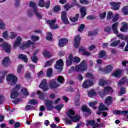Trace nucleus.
Masks as SVG:
<instances>
[{
    "mask_svg": "<svg viewBox=\"0 0 128 128\" xmlns=\"http://www.w3.org/2000/svg\"><path fill=\"white\" fill-rule=\"evenodd\" d=\"M22 38L21 36H18L14 44L13 48H18V46H20V48L22 50H24V48H30L32 44H34V42H32V40H29L26 42H23L20 46V43L22 42Z\"/></svg>",
    "mask_w": 128,
    "mask_h": 128,
    "instance_id": "f257e3e1",
    "label": "nucleus"
},
{
    "mask_svg": "<svg viewBox=\"0 0 128 128\" xmlns=\"http://www.w3.org/2000/svg\"><path fill=\"white\" fill-rule=\"evenodd\" d=\"M74 114H76V112H74L72 109H70L67 112L66 115L68 116V118H70V120L68 118H64V120L66 124H72V122H78V120H80V117L78 116H72L74 115Z\"/></svg>",
    "mask_w": 128,
    "mask_h": 128,
    "instance_id": "f03ea898",
    "label": "nucleus"
},
{
    "mask_svg": "<svg viewBox=\"0 0 128 128\" xmlns=\"http://www.w3.org/2000/svg\"><path fill=\"white\" fill-rule=\"evenodd\" d=\"M30 6L31 8H32V10L29 9L27 12V14L28 16H32L34 14H35L36 16L38 18H39V20H40L42 18V14L38 12V8H36V4L34 2H30Z\"/></svg>",
    "mask_w": 128,
    "mask_h": 128,
    "instance_id": "7ed1b4c3",
    "label": "nucleus"
},
{
    "mask_svg": "<svg viewBox=\"0 0 128 128\" xmlns=\"http://www.w3.org/2000/svg\"><path fill=\"white\" fill-rule=\"evenodd\" d=\"M88 68V66L85 60H82L80 65L77 66L75 67V68L74 66L71 67L70 69L69 70V72H72L76 70V72H86Z\"/></svg>",
    "mask_w": 128,
    "mask_h": 128,
    "instance_id": "20e7f679",
    "label": "nucleus"
},
{
    "mask_svg": "<svg viewBox=\"0 0 128 128\" xmlns=\"http://www.w3.org/2000/svg\"><path fill=\"white\" fill-rule=\"evenodd\" d=\"M6 80L10 86H14L16 84L18 78L14 74H9L6 76Z\"/></svg>",
    "mask_w": 128,
    "mask_h": 128,
    "instance_id": "39448f33",
    "label": "nucleus"
},
{
    "mask_svg": "<svg viewBox=\"0 0 128 128\" xmlns=\"http://www.w3.org/2000/svg\"><path fill=\"white\" fill-rule=\"evenodd\" d=\"M0 42L3 44H0V46H2L6 52H10V50H12V46L10 44L6 42H4V39L0 38Z\"/></svg>",
    "mask_w": 128,
    "mask_h": 128,
    "instance_id": "423d86ee",
    "label": "nucleus"
},
{
    "mask_svg": "<svg viewBox=\"0 0 128 128\" xmlns=\"http://www.w3.org/2000/svg\"><path fill=\"white\" fill-rule=\"evenodd\" d=\"M72 61L74 62H76V64L78 63L79 62H80V59L78 57H74L72 59V55L70 54L68 56V58L66 60V65L68 66H70L72 64Z\"/></svg>",
    "mask_w": 128,
    "mask_h": 128,
    "instance_id": "0eeeda50",
    "label": "nucleus"
},
{
    "mask_svg": "<svg viewBox=\"0 0 128 128\" xmlns=\"http://www.w3.org/2000/svg\"><path fill=\"white\" fill-rule=\"evenodd\" d=\"M20 88V85H16V88L12 90L10 98H16L18 96V90Z\"/></svg>",
    "mask_w": 128,
    "mask_h": 128,
    "instance_id": "6e6552de",
    "label": "nucleus"
},
{
    "mask_svg": "<svg viewBox=\"0 0 128 128\" xmlns=\"http://www.w3.org/2000/svg\"><path fill=\"white\" fill-rule=\"evenodd\" d=\"M40 88H42L44 92L48 90V83H46V79L42 80L40 85Z\"/></svg>",
    "mask_w": 128,
    "mask_h": 128,
    "instance_id": "1a4fd4ad",
    "label": "nucleus"
},
{
    "mask_svg": "<svg viewBox=\"0 0 128 128\" xmlns=\"http://www.w3.org/2000/svg\"><path fill=\"white\" fill-rule=\"evenodd\" d=\"M112 68H114V66L112 65H108L104 69L103 68H100L98 70H100V72H104L105 74H109V72H110L112 70Z\"/></svg>",
    "mask_w": 128,
    "mask_h": 128,
    "instance_id": "9d476101",
    "label": "nucleus"
},
{
    "mask_svg": "<svg viewBox=\"0 0 128 128\" xmlns=\"http://www.w3.org/2000/svg\"><path fill=\"white\" fill-rule=\"evenodd\" d=\"M108 92H112V88L110 86L106 87L102 92H100V96L101 98H104Z\"/></svg>",
    "mask_w": 128,
    "mask_h": 128,
    "instance_id": "9b49d317",
    "label": "nucleus"
},
{
    "mask_svg": "<svg viewBox=\"0 0 128 128\" xmlns=\"http://www.w3.org/2000/svg\"><path fill=\"white\" fill-rule=\"evenodd\" d=\"M56 20H48L47 21V24H49L50 28H52V30H56V28H58V25L54 24H56Z\"/></svg>",
    "mask_w": 128,
    "mask_h": 128,
    "instance_id": "f8f14e48",
    "label": "nucleus"
},
{
    "mask_svg": "<svg viewBox=\"0 0 128 128\" xmlns=\"http://www.w3.org/2000/svg\"><path fill=\"white\" fill-rule=\"evenodd\" d=\"M50 0H48L47 2L46 1H44V0H40L38 3V6H41L42 8H44L45 6L46 8H48V6H50Z\"/></svg>",
    "mask_w": 128,
    "mask_h": 128,
    "instance_id": "ddd939ff",
    "label": "nucleus"
},
{
    "mask_svg": "<svg viewBox=\"0 0 128 128\" xmlns=\"http://www.w3.org/2000/svg\"><path fill=\"white\" fill-rule=\"evenodd\" d=\"M110 4L111 6L112 10H118L120 9V2H110Z\"/></svg>",
    "mask_w": 128,
    "mask_h": 128,
    "instance_id": "4468645a",
    "label": "nucleus"
},
{
    "mask_svg": "<svg viewBox=\"0 0 128 128\" xmlns=\"http://www.w3.org/2000/svg\"><path fill=\"white\" fill-rule=\"evenodd\" d=\"M118 38H121V40H124L128 42V44L125 48V52H128V36H124V34H118L117 35Z\"/></svg>",
    "mask_w": 128,
    "mask_h": 128,
    "instance_id": "2eb2a0df",
    "label": "nucleus"
},
{
    "mask_svg": "<svg viewBox=\"0 0 128 128\" xmlns=\"http://www.w3.org/2000/svg\"><path fill=\"white\" fill-rule=\"evenodd\" d=\"M94 85V82L90 80H86L84 82L82 87L84 88H88Z\"/></svg>",
    "mask_w": 128,
    "mask_h": 128,
    "instance_id": "dca6fc26",
    "label": "nucleus"
},
{
    "mask_svg": "<svg viewBox=\"0 0 128 128\" xmlns=\"http://www.w3.org/2000/svg\"><path fill=\"white\" fill-rule=\"evenodd\" d=\"M66 14V12H62V20L64 24H70V22H68V20Z\"/></svg>",
    "mask_w": 128,
    "mask_h": 128,
    "instance_id": "f3484780",
    "label": "nucleus"
},
{
    "mask_svg": "<svg viewBox=\"0 0 128 128\" xmlns=\"http://www.w3.org/2000/svg\"><path fill=\"white\" fill-rule=\"evenodd\" d=\"M50 88H56L60 86V84L56 82V80H52L48 83Z\"/></svg>",
    "mask_w": 128,
    "mask_h": 128,
    "instance_id": "a211bd4d",
    "label": "nucleus"
},
{
    "mask_svg": "<svg viewBox=\"0 0 128 128\" xmlns=\"http://www.w3.org/2000/svg\"><path fill=\"white\" fill-rule=\"evenodd\" d=\"M80 36H77L74 39V46L75 48L80 46Z\"/></svg>",
    "mask_w": 128,
    "mask_h": 128,
    "instance_id": "6ab92c4d",
    "label": "nucleus"
},
{
    "mask_svg": "<svg viewBox=\"0 0 128 128\" xmlns=\"http://www.w3.org/2000/svg\"><path fill=\"white\" fill-rule=\"evenodd\" d=\"M62 66H64V61L60 59L57 61L55 68L56 70H62Z\"/></svg>",
    "mask_w": 128,
    "mask_h": 128,
    "instance_id": "aec40b11",
    "label": "nucleus"
},
{
    "mask_svg": "<svg viewBox=\"0 0 128 128\" xmlns=\"http://www.w3.org/2000/svg\"><path fill=\"white\" fill-rule=\"evenodd\" d=\"M45 106L47 107V108L49 110H54V107L52 106V101L46 100L44 102Z\"/></svg>",
    "mask_w": 128,
    "mask_h": 128,
    "instance_id": "412c9836",
    "label": "nucleus"
},
{
    "mask_svg": "<svg viewBox=\"0 0 128 128\" xmlns=\"http://www.w3.org/2000/svg\"><path fill=\"white\" fill-rule=\"evenodd\" d=\"M122 26L120 28V32H128V23L123 22L122 23Z\"/></svg>",
    "mask_w": 128,
    "mask_h": 128,
    "instance_id": "4be33fe9",
    "label": "nucleus"
},
{
    "mask_svg": "<svg viewBox=\"0 0 128 128\" xmlns=\"http://www.w3.org/2000/svg\"><path fill=\"white\" fill-rule=\"evenodd\" d=\"M122 70H118L112 72V76L115 78H120L122 76Z\"/></svg>",
    "mask_w": 128,
    "mask_h": 128,
    "instance_id": "5701e85b",
    "label": "nucleus"
},
{
    "mask_svg": "<svg viewBox=\"0 0 128 128\" xmlns=\"http://www.w3.org/2000/svg\"><path fill=\"white\" fill-rule=\"evenodd\" d=\"M118 22H116L112 24V30L115 34H118Z\"/></svg>",
    "mask_w": 128,
    "mask_h": 128,
    "instance_id": "b1692460",
    "label": "nucleus"
},
{
    "mask_svg": "<svg viewBox=\"0 0 128 128\" xmlns=\"http://www.w3.org/2000/svg\"><path fill=\"white\" fill-rule=\"evenodd\" d=\"M68 44V39L62 38L59 40L58 46L60 48H63V46Z\"/></svg>",
    "mask_w": 128,
    "mask_h": 128,
    "instance_id": "393cba45",
    "label": "nucleus"
},
{
    "mask_svg": "<svg viewBox=\"0 0 128 128\" xmlns=\"http://www.w3.org/2000/svg\"><path fill=\"white\" fill-rule=\"evenodd\" d=\"M79 52L82 54H84V56H90V53L86 50V49L83 48V47H80V48Z\"/></svg>",
    "mask_w": 128,
    "mask_h": 128,
    "instance_id": "a878e982",
    "label": "nucleus"
},
{
    "mask_svg": "<svg viewBox=\"0 0 128 128\" xmlns=\"http://www.w3.org/2000/svg\"><path fill=\"white\" fill-rule=\"evenodd\" d=\"M80 12H81V18H84L86 16V7H82L80 8Z\"/></svg>",
    "mask_w": 128,
    "mask_h": 128,
    "instance_id": "bb28decb",
    "label": "nucleus"
},
{
    "mask_svg": "<svg viewBox=\"0 0 128 128\" xmlns=\"http://www.w3.org/2000/svg\"><path fill=\"white\" fill-rule=\"evenodd\" d=\"M82 112H87L88 114H92V110L89 109L88 108V106H86V105H84L82 106Z\"/></svg>",
    "mask_w": 128,
    "mask_h": 128,
    "instance_id": "cd10ccee",
    "label": "nucleus"
},
{
    "mask_svg": "<svg viewBox=\"0 0 128 128\" xmlns=\"http://www.w3.org/2000/svg\"><path fill=\"white\" fill-rule=\"evenodd\" d=\"M42 54L44 56L45 58H52V53H50V52H48V50H44Z\"/></svg>",
    "mask_w": 128,
    "mask_h": 128,
    "instance_id": "c85d7f7f",
    "label": "nucleus"
},
{
    "mask_svg": "<svg viewBox=\"0 0 128 128\" xmlns=\"http://www.w3.org/2000/svg\"><path fill=\"white\" fill-rule=\"evenodd\" d=\"M112 102V96H108L104 100V104L107 106H110Z\"/></svg>",
    "mask_w": 128,
    "mask_h": 128,
    "instance_id": "c756f323",
    "label": "nucleus"
},
{
    "mask_svg": "<svg viewBox=\"0 0 128 128\" xmlns=\"http://www.w3.org/2000/svg\"><path fill=\"white\" fill-rule=\"evenodd\" d=\"M38 50L34 52L33 56H31V60L33 62L36 63L38 62V57L36 56V54H38Z\"/></svg>",
    "mask_w": 128,
    "mask_h": 128,
    "instance_id": "7c9ffc66",
    "label": "nucleus"
},
{
    "mask_svg": "<svg viewBox=\"0 0 128 128\" xmlns=\"http://www.w3.org/2000/svg\"><path fill=\"white\" fill-rule=\"evenodd\" d=\"M6 72H7L6 71H3L0 72V76H1L0 77V84H2L4 76H6Z\"/></svg>",
    "mask_w": 128,
    "mask_h": 128,
    "instance_id": "2f4dec72",
    "label": "nucleus"
},
{
    "mask_svg": "<svg viewBox=\"0 0 128 128\" xmlns=\"http://www.w3.org/2000/svg\"><path fill=\"white\" fill-rule=\"evenodd\" d=\"M18 36V34L16 32H10L9 33V36H8V40L10 38V40H14L15 38H16Z\"/></svg>",
    "mask_w": 128,
    "mask_h": 128,
    "instance_id": "473e14b6",
    "label": "nucleus"
},
{
    "mask_svg": "<svg viewBox=\"0 0 128 128\" xmlns=\"http://www.w3.org/2000/svg\"><path fill=\"white\" fill-rule=\"evenodd\" d=\"M18 58H20V60H22L24 62H28V58L24 54H20L18 56Z\"/></svg>",
    "mask_w": 128,
    "mask_h": 128,
    "instance_id": "72a5a7b5",
    "label": "nucleus"
},
{
    "mask_svg": "<svg viewBox=\"0 0 128 128\" xmlns=\"http://www.w3.org/2000/svg\"><path fill=\"white\" fill-rule=\"evenodd\" d=\"M10 62V58L8 57H5L2 60V64L4 66H6Z\"/></svg>",
    "mask_w": 128,
    "mask_h": 128,
    "instance_id": "f704fd0d",
    "label": "nucleus"
},
{
    "mask_svg": "<svg viewBox=\"0 0 128 128\" xmlns=\"http://www.w3.org/2000/svg\"><path fill=\"white\" fill-rule=\"evenodd\" d=\"M98 110H108V107L104 104L100 103L98 106Z\"/></svg>",
    "mask_w": 128,
    "mask_h": 128,
    "instance_id": "c9c22d12",
    "label": "nucleus"
},
{
    "mask_svg": "<svg viewBox=\"0 0 128 128\" xmlns=\"http://www.w3.org/2000/svg\"><path fill=\"white\" fill-rule=\"evenodd\" d=\"M114 113L116 114H124V116H126V114H128V110H124L122 112L116 110L114 112Z\"/></svg>",
    "mask_w": 128,
    "mask_h": 128,
    "instance_id": "e433bc0d",
    "label": "nucleus"
},
{
    "mask_svg": "<svg viewBox=\"0 0 128 128\" xmlns=\"http://www.w3.org/2000/svg\"><path fill=\"white\" fill-rule=\"evenodd\" d=\"M54 59L52 58L50 59V60L47 61L44 64V67L46 68V66H52V64H54Z\"/></svg>",
    "mask_w": 128,
    "mask_h": 128,
    "instance_id": "4c0bfd02",
    "label": "nucleus"
},
{
    "mask_svg": "<svg viewBox=\"0 0 128 128\" xmlns=\"http://www.w3.org/2000/svg\"><path fill=\"white\" fill-rule=\"evenodd\" d=\"M106 80V78H104L102 79H100L99 80L98 84L102 86H105V84H107Z\"/></svg>",
    "mask_w": 128,
    "mask_h": 128,
    "instance_id": "58836bf2",
    "label": "nucleus"
},
{
    "mask_svg": "<svg viewBox=\"0 0 128 128\" xmlns=\"http://www.w3.org/2000/svg\"><path fill=\"white\" fill-rule=\"evenodd\" d=\"M37 94H38L40 100H44V96H46V94H44L42 93L40 91L37 92Z\"/></svg>",
    "mask_w": 128,
    "mask_h": 128,
    "instance_id": "ea45409f",
    "label": "nucleus"
},
{
    "mask_svg": "<svg viewBox=\"0 0 128 128\" xmlns=\"http://www.w3.org/2000/svg\"><path fill=\"white\" fill-rule=\"evenodd\" d=\"M22 94L24 96H28V89L22 88Z\"/></svg>",
    "mask_w": 128,
    "mask_h": 128,
    "instance_id": "a19ab883",
    "label": "nucleus"
},
{
    "mask_svg": "<svg viewBox=\"0 0 128 128\" xmlns=\"http://www.w3.org/2000/svg\"><path fill=\"white\" fill-rule=\"evenodd\" d=\"M96 104H98V102H96V101L91 102L88 103L89 106H93V108L94 110H96V108H98V107L94 106H96Z\"/></svg>",
    "mask_w": 128,
    "mask_h": 128,
    "instance_id": "79ce46f5",
    "label": "nucleus"
},
{
    "mask_svg": "<svg viewBox=\"0 0 128 128\" xmlns=\"http://www.w3.org/2000/svg\"><path fill=\"white\" fill-rule=\"evenodd\" d=\"M106 56V52L104 50H102L100 52V53L98 54V58H104Z\"/></svg>",
    "mask_w": 128,
    "mask_h": 128,
    "instance_id": "37998d69",
    "label": "nucleus"
},
{
    "mask_svg": "<svg viewBox=\"0 0 128 128\" xmlns=\"http://www.w3.org/2000/svg\"><path fill=\"white\" fill-rule=\"evenodd\" d=\"M120 40H117L116 41H114L112 42L110 44L112 46H113L114 48L116 46H118V44H120Z\"/></svg>",
    "mask_w": 128,
    "mask_h": 128,
    "instance_id": "c03bdc74",
    "label": "nucleus"
},
{
    "mask_svg": "<svg viewBox=\"0 0 128 128\" xmlns=\"http://www.w3.org/2000/svg\"><path fill=\"white\" fill-rule=\"evenodd\" d=\"M78 14H76L75 17L70 18V20L72 22H77L78 20L79 16Z\"/></svg>",
    "mask_w": 128,
    "mask_h": 128,
    "instance_id": "a18cd8bd",
    "label": "nucleus"
},
{
    "mask_svg": "<svg viewBox=\"0 0 128 128\" xmlns=\"http://www.w3.org/2000/svg\"><path fill=\"white\" fill-rule=\"evenodd\" d=\"M122 12H123L125 16L128 14V6H125L122 9Z\"/></svg>",
    "mask_w": 128,
    "mask_h": 128,
    "instance_id": "49530a36",
    "label": "nucleus"
},
{
    "mask_svg": "<svg viewBox=\"0 0 128 128\" xmlns=\"http://www.w3.org/2000/svg\"><path fill=\"white\" fill-rule=\"evenodd\" d=\"M22 70H24V66L22 64H19L17 68V72H18V74H20Z\"/></svg>",
    "mask_w": 128,
    "mask_h": 128,
    "instance_id": "de8ad7c7",
    "label": "nucleus"
},
{
    "mask_svg": "<svg viewBox=\"0 0 128 128\" xmlns=\"http://www.w3.org/2000/svg\"><path fill=\"white\" fill-rule=\"evenodd\" d=\"M52 68H50L47 70L46 76H52Z\"/></svg>",
    "mask_w": 128,
    "mask_h": 128,
    "instance_id": "09e8293b",
    "label": "nucleus"
},
{
    "mask_svg": "<svg viewBox=\"0 0 128 128\" xmlns=\"http://www.w3.org/2000/svg\"><path fill=\"white\" fill-rule=\"evenodd\" d=\"M46 40H52V32H49L47 34V36L46 37Z\"/></svg>",
    "mask_w": 128,
    "mask_h": 128,
    "instance_id": "8fccbe9b",
    "label": "nucleus"
},
{
    "mask_svg": "<svg viewBox=\"0 0 128 128\" xmlns=\"http://www.w3.org/2000/svg\"><path fill=\"white\" fill-rule=\"evenodd\" d=\"M64 106V104H60V105H58L57 106H55L56 110H57L58 112H60L62 108Z\"/></svg>",
    "mask_w": 128,
    "mask_h": 128,
    "instance_id": "3c124183",
    "label": "nucleus"
},
{
    "mask_svg": "<svg viewBox=\"0 0 128 128\" xmlns=\"http://www.w3.org/2000/svg\"><path fill=\"white\" fill-rule=\"evenodd\" d=\"M29 104H33V106H34L38 104V101L34 99L30 100L28 102Z\"/></svg>",
    "mask_w": 128,
    "mask_h": 128,
    "instance_id": "603ef678",
    "label": "nucleus"
},
{
    "mask_svg": "<svg viewBox=\"0 0 128 128\" xmlns=\"http://www.w3.org/2000/svg\"><path fill=\"white\" fill-rule=\"evenodd\" d=\"M2 36L6 40H8L9 34L8 31H6L2 34Z\"/></svg>",
    "mask_w": 128,
    "mask_h": 128,
    "instance_id": "864d4df0",
    "label": "nucleus"
},
{
    "mask_svg": "<svg viewBox=\"0 0 128 128\" xmlns=\"http://www.w3.org/2000/svg\"><path fill=\"white\" fill-rule=\"evenodd\" d=\"M0 28L1 30H4L6 28V24L1 20H0Z\"/></svg>",
    "mask_w": 128,
    "mask_h": 128,
    "instance_id": "5fc2aeb1",
    "label": "nucleus"
},
{
    "mask_svg": "<svg viewBox=\"0 0 128 128\" xmlns=\"http://www.w3.org/2000/svg\"><path fill=\"white\" fill-rule=\"evenodd\" d=\"M57 80L60 84H62V82H64V78L62 76H59L57 78Z\"/></svg>",
    "mask_w": 128,
    "mask_h": 128,
    "instance_id": "6e6d98bb",
    "label": "nucleus"
},
{
    "mask_svg": "<svg viewBox=\"0 0 128 128\" xmlns=\"http://www.w3.org/2000/svg\"><path fill=\"white\" fill-rule=\"evenodd\" d=\"M31 40L33 42H36V40H40V37L37 36H31Z\"/></svg>",
    "mask_w": 128,
    "mask_h": 128,
    "instance_id": "4d7b16f0",
    "label": "nucleus"
},
{
    "mask_svg": "<svg viewBox=\"0 0 128 128\" xmlns=\"http://www.w3.org/2000/svg\"><path fill=\"white\" fill-rule=\"evenodd\" d=\"M96 92H94V90H92L88 94V96L90 98H92V96H96Z\"/></svg>",
    "mask_w": 128,
    "mask_h": 128,
    "instance_id": "13d9d810",
    "label": "nucleus"
},
{
    "mask_svg": "<svg viewBox=\"0 0 128 128\" xmlns=\"http://www.w3.org/2000/svg\"><path fill=\"white\" fill-rule=\"evenodd\" d=\"M84 27H85L84 24H80L79 26V28H78V32H82V30H84Z\"/></svg>",
    "mask_w": 128,
    "mask_h": 128,
    "instance_id": "bf43d9fd",
    "label": "nucleus"
},
{
    "mask_svg": "<svg viewBox=\"0 0 128 128\" xmlns=\"http://www.w3.org/2000/svg\"><path fill=\"white\" fill-rule=\"evenodd\" d=\"M119 16H120V15H118V14H116V15L112 18L113 22H117V20H118Z\"/></svg>",
    "mask_w": 128,
    "mask_h": 128,
    "instance_id": "052dcab7",
    "label": "nucleus"
},
{
    "mask_svg": "<svg viewBox=\"0 0 128 128\" xmlns=\"http://www.w3.org/2000/svg\"><path fill=\"white\" fill-rule=\"evenodd\" d=\"M104 32H108V34H110L112 32V29L110 28V27H106L104 29Z\"/></svg>",
    "mask_w": 128,
    "mask_h": 128,
    "instance_id": "680f3d73",
    "label": "nucleus"
},
{
    "mask_svg": "<svg viewBox=\"0 0 128 128\" xmlns=\"http://www.w3.org/2000/svg\"><path fill=\"white\" fill-rule=\"evenodd\" d=\"M112 18V12H108V15H107V19L110 20Z\"/></svg>",
    "mask_w": 128,
    "mask_h": 128,
    "instance_id": "e2e57ef3",
    "label": "nucleus"
},
{
    "mask_svg": "<svg viewBox=\"0 0 128 128\" xmlns=\"http://www.w3.org/2000/svg\"><path fill=\"white\" fill-rule=\"evenodd\" d=\"M72 6H74L72 5H70L68 4H66L64 6V8H65V10H70V8H72Z\"/></svg>",
    "mask_w": 128,
    "mask_h": 128,
    "instance_id": "0e129e2a",
    "label": "nucleus"
},
{
    "mask_svg": "<svg viewBox=\"0 0 128 128\" xmlns=\"http://www.w3.org/2000/svg\"><path fill=\"white\" fill-rule=\"evenodd\" d=\"M54 12H60V6H56L54 7Z\"/></svg>",
    "mask_w": 128,
    "mask_h": 128,
    "instance_id": "69168bd1",
    "label": "nucleus"
},
{
    "mask_svg": "<svg viewBox=\"0 0 128 128\" xmlns=\"http://www.w3.org/2000/svg\"><path fill=\"white\" fill-rule=\"evenodd\" d=\"M106 12L101 14L100 15V18H101V20H104V18H106Z\"/></svg>",
    "mask_w": 128,
    "mask_h": 128,
    "instance_id": "338daca9",
    "label": "nucleus"
},
{
    "mask_svg": "<svg viewBox=\"0 0 128 128\" xmlns=\"http://www.w3.org/2000/svg\"><path fill=\"white\" fill-rule=\"evenodd\" d=\"M96 48V46L94 45H91L88 47V50H94Z\"/></svg>",
    "mask_w": 128,
    "mask_h": 128,
    "instance_id": "774afa93",
    "label": "nucleus"
}]
</instances>
